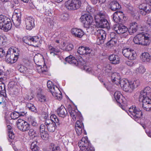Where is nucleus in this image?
Wrapping results in <instances>:
<instances>
[{"mask_svg":"<svg viewBox=\"0 0 151 151\" xmlns=\"http://www.w3.org/2000/svg\"><path fill=\"white\" fill-rule=\"evenodd\" d=\"M151 92V88L146 87L140 92L139 98V101L142 102L143 108L147 111H151V100L149 98Z\"/></svg>","mask_w":151,"mask_h":151,"instance_id":"obj_1","label":"nucleus"},{"mask_svg":"<svg viewBox=\"0 0 151 151\" xmlns=\"http://www.w3.org/2000/svg\"><path fill=\"white\" fill-rule=\"evenodd\" d=\"M45 124L46 126L47 129L50 132H53L55 130V126L61 127L62 122L59 120L57 116L54 114H52L50 119L45 120Z\"/></svg>","mask_w":151,"mask_h":151,"instance_id":"obj_2","label":"nucleus"},{"mask_svg":"<svg viewBox=\"0 0 151 151\" xmlns=\"http://www.w3.org/2000/svg\"><path fill=\"white\" fill-rule=\"evenodd\" d=\"M133 40L135 44L147 46L150 42V35L142 32L137 35L134 37Z\"/></svg>","mask_w":151,"mask_h":151,"instance_id":"obj_3","label":"nucleus"},{"mask_svg":"<svg viewBox=\"0 0 151 151\" xmlns=\"http://www.w3.org/2000/svg\"><path fill=\"white\" fill-rule=\"evenodd\" d=\"M95 22L98 26L101 28H108L109 24L105 18L104 12H99L95 17Z\"/></svg>","mask_w":151,"mask_h":151,"instance_id":"obj_4","label":"nucleus"},{"mask_svg":"<svg viewBox=\"0 0 151 151\" xmlns=\"http://www.w3.org/2000/svg\"><path fill=\"white\" fill-rule=\"evenodd\" d=\"M127 114L135 121L139 122V119L142 117V112L135 106H132L128 111H126Z\"/></svg>","mask_w":151,"mask_h":151,"instance_id":"obj_5","label":"nucleus"},{"mask_svg":"<svg viewBox=\"0 0 151 151\" xmlns=\"http://www.w3.org/2000/svg\"><path fill=\"white\" fill-rule=\"evenodd\" d=\"M12 27V23L10 19L5 15H0V28L5 32L10 30Z\"/></svg>","mask_w":151,"mask_h":151,"instance_id":"obj_6","label":"nucleus"},{"mask_svg":"<svg viewBox=\"0 0 151 151\" xmlns=\"http://www.w3.org/2000/svg\"><path fill=\"white\" fill-rule=\"evenodd\" d=\"M78 146L80 149V151H95L87 137L82 138L78 142Z\"/></svg>","mask_w":151,"mask_h":151,"instance_id":"obj_7","label":"nucleus"},{"mask_svg":"<svg viewBox=\"0 0 151 151\" xmlns=\"http://www.w3.org/2000/svg\"><path fill=\"white\" fill-rule=\"evenodd\" d=\"M81 5L80 0H69L65 7L69 10H74L79 8Z\"/></svg>","mask_w":151,"mask_h":151,"instance_id":"obj_8","label":"nucleus"},{"mask_svg":"<svg viewBox=\"0 0 151 151\" xmlns=\"http://www.w3.org/2000/svg\"><path fill=\"white\" fill-rule=\"evenodd\" d=\"M80 19L83 23L84 26L87 29H89L93 22L92 17L89 14H85L82 15Z\"/></svg>","mask_w":151,"mask_h":151,"instance_id":"obj_9","label":"nucleus"},{"mask_svg":"<svg viewBox=\"0 0 151 151\" xmlns=\"http://www.w3.org/2000/svg\"><path fill=\"white\" fill-rule=\"evenodd\" d=\"M122 53L124 56L129 60H133L136 58V54L131 48L124 47L122 49Z\"/></svg>","mask_w":151,"mask_h":151,"instance_id":"obj_10","label":"nucleus"},{"mask_svg":"<svg viewBox=\"0 0 151 151\" xmlns=\"http://www.w3.org/2000/svg\"><path fill=\"white\" fill-rule=\"evenodd\" d=\"M114 30L118 34H122V36L126 37L128 35V29L125 26L116 25L114 28Z\"/></svg>","mask_w":151,"mask_h":151,"instance_id":"obj_11","label":"nucleus"},{"mask_svg":"<svg viewBox=\"0 0 151 151\" xmlns=\"http://www.w3.org/2000/svg\"><path fill=\"white\" fill-rule=\"evenodd\" d=\"M17 126L19 129L23 132H25L30 128V125L27 122L23 119H19L17 122Z\"/></svg>","mask_w":151,"mask_h":151,"instance_id":"obj_12","label":"nucleus"},{"mask_svg":"<svg viewBox=\"0 0 151 151\" xmlns=\"http://www.w3.org/2000/svg\"><path fill=\"white\" fill-rule=\"evenodd\" d=\"M114 97L116 99L118 105L123 110H125L124 104H125V98L121 93L119 91L115 92L114 94Z\"/></svg>","mask_w":151,"mask_h":151,"instance_id":"obj_13","label":"nucleus"},{"mask_svg":"<svg viewBox=\"0 0 151 151\" xmlns=\"http://www.w3.org/2000/svg\"><path fill=\"white\" fill-rule=\"evenodd\" d=\"M97 39L96 43L98 45L101 44L105 41L106 37V33L105 31L102 29H99L97 30Z\"/></svg>","mask_w":151,"mask_h":151,"instance_id":"obj_14","label":"nucleus"},{"mask_svg":"<svg viewBox=\"0 0 151 151\" xmlns=\"http://www.w3.org/2000/svg\"><path fill=\"white\" fill-rule=\"evenodd\" d=\"M18 54H12L10 52L7 51L5 56V60L9 63H14L17 60L18 58Z\"/></svg>","mask_w":151,"mask_h":151,"instance_id":"obj_15","label":"nucleus"},{"mask_svg":"<svg viewBox=\"0 0 151 151\" xmlns=\"http://www.w3.org/2000/svg\"><path fill=\"white\" fill-rule=\"evenodd\" d=\"M120 85L125 91L131 92L132 91L131 83L129 82L127 79H122Z\"/></svg>","mask_w":151,"mask_h":151,"instance_id":"obj_16","label":"nucleus"},{"mask_svg":"<svg viewBox=\"0 0 151 151\" xmlns=\"http://www.w3.org/2000/svg\"><path fill=\"white\" fill-rule=\"evenodd\" d=\"M66 62L71 64H73L76 65H84V61L82 59L78 61L75 57L72 55H70L65 59Z\"/></svg>","mask_w":151,"mask_h":151,"instance_id":"obj_17","label":"nucleus"},{"mask_svg":"<svg viewBox=\"0 0 151 151\" xmlns=\"http://www.w3.org/2000/svg\"><path fill=\"white\" fill-rule=\"evenodd\" d=\"M92 50L87 47L81 46L79 47L78 50V53L81 55H87L89 56L91 54Z\"/></svg>","mask_w":151,"mask_h":151,"instance_id":"obj_18","label":"nucleus"},{"mask_svg":"<svg viewBox=\"0 0 151 151\" xmlns=\"http://www.w3.org/2000/svg\"><path fill=\"white\" fill-rule=\"evenodd\" d=\"M24 21L27 29L30 30L35 27L34 19L32 17H29L25 18Z\"/></svg>","mask_w":151,"mask_h":151,"instance_id":"obj_19","label":"nucleus"},{"mask_svg":"<svg viewBox=\"0 0 151 151\" xmlns=\"http://www.w3.org/2000/svg\"><path fill=\"white\" fill-rule=\"evenodd\" d=\"M121 77L119 74L117 73H114L111 76L112 82L117 85H120L121 83Z\"/></svg>","mask_w":151,"mask_h":151,"instance_id":"obj_20","label":"nucleus"},{"mask_svg":"<svg viewBox=\"0 0 151 151\" xmlns=\"http://www.w3.org/2000/svg\"><path fill=\"white\" fill-rule=\"evenodd\" d=\"M72 35L76 37L81 38L84 35L83 32L80 29L73 28L71 30Z\"/></svg>","mask_w":151,"mask_h":151,"instance_id":"obj_21","label":"nucleus"},{"mask_svg":"<svg viewBox=\"0 0 151 151\" xmlns=\"http://www.w3.org/2000/svg\"><path fill=\"white\" fill-rule=\"evenodd\" d=\"M139 25L136 22H133L131 24L130 27L129 29H128V33L130 35H132L135 33L138 29Z\"/></svg>","mask_w":151,"mask_h":151,"instance_id":"obj_22","label":"nucleus"},{"mask_svg":"<svg viewBox=\"0 0 151 151\" xmlns=\"http://www.w3.org/2000/svg\"><path fill=\"white\" fill-rule=\"evenodd\" d=\"M109 8L112 11H114L117 9H120L121 6L118 2L116 1H112L111 2L109 5Z\"/></svg>","mask_w":151,"mask_h":151,"instance_id":"obj_23","label":"nucleus"},{"mask_svg":"<svg viewBox=\"0 0 151 151\" xmlns=\"http://www.w3.org/2000/svg\"><path fill=\"white\" fill-rule=\"evenodd\" d=\"M111 63L113 64H118L120 62V58L119 56L113 54L109 55V58Z\"/></svg>","mask_w":151,"mask_h":151,"instance_id":"obj_24","label":"nucleus"},{"mask_svg":"<svg viewBox=\"0 0 151 151\" xmlns=\"http://www.w3.org/2000/svg\"><path fill=\"white\" fill-rule=\"evenodd\" d=\"M57 112L59 116L63 118L66 116L68 114L66 109L62 106L58 109Z\"/></svg>","mask_w":151,"mask_h":151,"instance_id":"obj_25","label":"nucleus"},{"mask_svg":"<svg viewBox=\"0 0 151 151\" xmlns=\"http://www.w3.org/2000/svg\"><path fill=\"white\" fill-rule=\"evenodd\" d=\"M52 93V94L54 97L60 100L62 98V96L61 93L58 87H55V89L53 90Z\"/></svg>","mask_w":151,"mask_h":151,"instance_id":"obj_26","label":"nucleus"},{"mask_svg":"<svg viewBox=\"0 0 151 151\" xmlns=\"http://www.w3.org/2000/svg\"><path fill=\"white\" fill-rule=\"evenodd\" d=\"M21 16L13 15L12 17V19L16 27L19 26L21 23Z\"/></svg>","mask_w":151,"mask_h":151,"instance_id":"obj_27","label":"nucleus"},{"mask_svg":"<svg viewBox=\"0 0 151 151\" xmlns=\"http://www.w3.org/2000/svg\"><path fill=\"white\" fill-rule=\"evenodd\" d=\"M151 58V56L148 53L144 52L142 53L141 58L143 62H149Z\"/></svg>","mask_w":151,"mask_h":151,"instance_id":"obj_28","label":"nucleus"},{"mask_svg":"<svg viewBox=\"0 0 151 151\" xmlns=\"http://www.w3.org/2000/svg\"><path fill=\"white\" fill-rule=\"evenodd\" d=\"M151 11V5L149 4L146 5L144 11H140V13L143 15H145L147 14H148Z\"/></svg>","mask_w":151,"mask_h":151,"instance_id":"obj_29","label":"nucleus"},{"mask_svg":"<svg viewBox=\"0 0 151 151\" xmlns=\"http://www.w3.org/2000/svg\"><path fill=\"white\" fill-rule=\"evenodd\" d=\"M40 42L39 38L38 36L32 37L31 43V45H34L35 47L37 46Z\"/></svg>","mask_w":151,"mask_h":151,"instance_id":"obj_30","label":"nucleus"},{"mask_svg":"<svg viewBox=\"0 0 151 151\" xmlns=\"http://www.w3.org/2000/svg\"><path fill=\"white\" fill-rule=\"evenodd\" d=\"M27 122L29 125L31 124L34 127H36L37 126V123L35 119L32 117L31 116L28 118Z\"/></svg>","mask_w":151,"mask_h":151,"instance_id":"obj_31","label":"nucleus"},{"mask_svg":"<svg viewBox=\"0 0 151 151\" xmlns=\"http://www.w3.org/2000/svg\"><path fill=\"white\" fill-rule=\"evenodd\" d=\"M29 130L28 134L29 136H32V137H35L38 136L39 133L38 132L34 129H31Z\"/></svg>","mask_w":151,"mask_h":151,"instance_id":"obj_32","label":"nucleus"},{"mask_svg":"<svg viewBox=\"0 0 151 151\" xmlns=\"http://www.w3.org/2000/svg\"><path fill=\"white\" fill-rule=\"evenodd\" d=\"M75 129L76 134L78 136L80 135L83 132L84 134H86V131L84 129V127H75Z\"/></svg>","mask_w":151,"mask_h":151,"instance_id":"obj_33","label":"nucleus"},{"mask_svg":"<svg viewBox=\"0 0 151 151\" xmlns=\"http://www.w3.org/2000/svg\"><path fill=\"white\" fill-rule=\"evenodd\" d=\"M8 136L9 137L8 138V140L11 143L10 144L13 142V140L15 137V135L13 131H8Z\"/></svg>","mask_w":151,"mask_h":151,"instance_id":"obj_34","label":"nucleus"},{"mask_svg":"<svg viewBox=\"0 0 151 151\" xmlns=\"http://www.w3.org/2000/svg\"><path fill=\"white\" fill-rule=\"evenodd\" d=\"M49 49L50 50V53L51 54H52L53 56L57 55V54L55 53V52L58 53L60 51L59 50L51 46L49 47Z\"/></svg>","mask_w":151,"mask_h":151,"instance_id":"obj_35","label":"nucleus"},{"mask_svg":"<svg viewBox=\"0 0 151 151\" xmlns=\"http://www.w3.org/2000/svg\"><path fill=\"white\" fill-rule=\"evenodd\" d=\"M49 147L50 150L51 151H59L60 150V147L59 146L52 143L50 144Z\"/></svg>","mask_w":151,"mask_h":151,"instance_id":"obj_36","label":"nucleus"},{"mask_svg":"<svg viewBox=\"0 0 151 151\" xmlns=\"http://www.w3.org/2000/svg\"><path fill=\"white\" fill-rule=\"evenodd\" d=\"M47 86L51 93H52L53 90L54 89L55 90V87H57V86L53 85L52 82L50 81H48L47 83Z\"/></svg>","mask_w":151,"mask_h":151,"instance_id":"obj_37","label":"nucleus"},{"mask_svg":"<svg viewBox=\"0 0 151 151\" xmlns=\"http://www.w3.org/2000/svg\"><path fill=\"white\" fill-rule=\"evenodd\" d=\"M132 90L135 88L137 87L140 84V81L139 79L134 80L130 82Z\"/></svg>","mask_w":151,"mask_h":151,"instance_id":"obj_38","label":"nucleus"},{"mask_svg":"<svg viewBox=\"0 0 151 151\" xmlns=\"http://www.w3.org/2000/svg\"><path fill=\"white\" fill-rule=\"evenodd\" d=\"M5 86L2 82H0V94L4 95L6 93Z\"/></svg>","mask_w":151,"mask_h":151,"instance_id":"obj_39","label":"nucleus"},{"mask_svg":"<svg viewBox=\"0 0 151 151\" xmlns=\"http://www.w3.org/2000/svg\"><path fill=\"white\" fill-rule=\"evenodd\" d=\"M118 15L119 16V19H120L121 23L122 21H125L127 19V17L124 15L122 12H118Z\"/></svg>","mask_w":151,"mask_h":151,"instance_id":"obj_40","label":"nucleus"},{"mask_svg":"<svg viewBox=\"0 0 151 151\" xmlns=\"http://www.w3.org/2000/svg\"><path fill=\"white\" fill-rule=\"evenodd\" d=\"M37 142H32L31 145V149L32 151H37L39 150V147L37 145Z\"/></svg>","mask_w":151,"mask_h":151,"instance_id":"obj_41","label":"nucleus"},{"mask_svg":"<svg viewBox=\"0 0 151 151\" xmlns=\"http://www.w3.org/2000/svg\"><path fill=\"white\" fill-rule=\"evenodd\" d=\"M41 138L42 139L46 140L48 139L49 137V134L46 131L40 133Z\"/></svg>","mask_w":151,"mask_h":151,"instance_id":"obj_42","label":"nucleus"},{"mask_svg":"<svg viewBox=\"0 0 151 151\" xmlns=\"http://www.w3.org/2000/svg\"><path fill=\"white\" fill-rule=\"evenodd\" d=\"M38 100L42 102H44L46 101V97L45 96L41 94H38L37 95Z\"/></svg>","mask_w":151,"mask_h":151,"instance_id":"obj_43","label":"nucleus"},{"mask_svg":"<svg viewBox=\"0 0 151 151\" xmlns=\"http://www.w3.org/2000/svg\"><path fill=\"white\" fill-rule=\"evenodd\" d=\"M113 20L116 23H121L119 16L118 15V12H115L114 14L113 17Z\"/></svg>","mask_w":151,"mask_h":151,"instance_id":"obj_44","label":"nucleus"},{"mask_svg":"<svg viewBox=\"0 0 151 151\" xmlns=\"http://www.w3.org/2000/svg\"><path fill=\"white\" fill-rule=\"evenodd\" d=\"M117 41V39H111L109 41L106 43V45L108 46L111 47L116 44Z\"/></svg>","mask_w":151,"mask_h":151,"instance_id":"obj_45","label":"nucleus"},{"mask_svg":"<svg viewBox=\"0 0 151 151\" xmlns=\"http://www.w3.org/2000/svg\"><path fill=\"white\" fill-rule=\"evenodd\" d=\"M10 117L12 119L15 120L18 118L19 117H21L19 113H17V111H14L11 113Z\"/></svg>","mask_w":151,"mask_h":151,"instance_id":"obj_46","label":"nucleus"},{"mask_svg":"<svg viewBox=\"0 0 151 151\" xmlns=\"http://www.w3.org/2000/svg\"><path fill=\"white\" fill-rule=\"evenodd\" d=\"M17 113H19V115L21 116H24L26 115L27 112L23 109H19L17 110Z\"/></svg>","mask_w":151,"mask_h":151,"instance_id":"obj_47","label":"nucleus"},{"mask_svg":"<svg viewBox=\"0 0 151 151\" xmlns=\"http://www.w3.org/2000/svg\"><path fill=\"white\" fill-rule=\"evenodd\" d=\"M7 38L5 36H0V45H4L5 44Z\"/></svg>","mask_w":151,"mask_h":151,"instance_id":"obj_48","label":"nucleus"},{"mask_svg":"<svg viewBox=\"0 0 151 151\" xmlns=\"http://www.w3.org/2000/svg\"><path fill=\"white\" fill-rule=\"evenodd\" d=\"M136 71L137 73L142 74L145 71V69L143 66L141 65L137 69Z\"/></svg>","mask_w":151,"mask_h":151,"instance_id":"obj_49","label":"nucleus"},{"mask_svg":"<svg viewBox=\"0 0 151 151\" xmlns=\"http://www.w3.org/2000/svg\"><path fill=\"white\" fill-rule=\"evenodd\" d=\"M19 71L21 73H24L26 74L28 73V70L27 68L24 66H22L20 67L19 69Z\"/></svg>","mask_w":151,"mask_h":151,"instance_id":"obj_50","label":"nucleus"},{"mask_svg":"<svg viewBox=\"0 0 151 151\" xmlns=\"http://www.w3.org/2000/svg\"><path fill=\"white\" fill-rule=\"evenodd\" d=\"M112 67L111 65L109 64H106L104 65L103 68V70L106 72H109L112 69Z\"/></svg>","mask_w":151,"mask_h":151,"instance_id":"obj_51","label":"nucleus"},{"mask_svg":"<svg viewBox=\"0 0 151 151\" xmlns=\"http://www.w3.org/2000/svg\"><path fill=\"white\" fill-rule=\"evenodd\" d=\"M74 48V46L71 44H68L66 45L65 50L67 51L71 50Z\"/></svg>","mask_w":151,"mask_h":151,"instance_id":"obj_52","label":"nucleus"},{"mask_svg":"<svg viewBox=\"0 0 151 151\" xmlns=\"http://www.w3.org/2000/svg\"><path fill=\"white\" fill-rule=\"evenodd\" d=\"M70 115L73 119H76L77 114L75 110H69V111Z\"/></svg>","mask_w":151,"mask_h":151,"instance_id":"obj_53","label":"nucleus"},{"mask_svg":"<svg viewBox=\"0 0 151 151\" xmlns=\"http://www.w3.org/2000/svg\"><path fill=\"white\" fill-rule=\"evenodd\" d=\"M93 8H92L90 6L88 5L87 6L86 10V12L91 14L93 13Z\"/></svg>","mask_w":151,"mask_h":151,"instance_id":"obj_54","label":"nucleus"},{"mask_svg":"<svg viewBox=\"0 0 151 151\" xmlns=\"http://www.w3.org/2000/svg\"><path fill=\"white\" fill-rule=\"evenodd\" d=\"M60 18L61 19L63 20H67L69 18V15L66 13L62 14L60 16Z\"/></svg>","mask_w":151,"mask_h":151,"instance_id":"obj_55","label":"nucleus"},{"mask_svg":"<svg viewBox=\"0 0 151 151\" xmlns=\"http://www.w3.org/2000/svg\"><path fill=\"white\" fill-rule=\"evenodd\" d=\"M84 127L83 123L82 122H81L80 121L77 120L75 124V127Z\"/></svg>","mask_w":151,"mask_h":151,"instance_id":"obj_56","label":"nucleus"},{"mask_svg":"<svg viewBox=\"0 0 151 151\" xmlns=\"http://www.w3.org/2000/svg\"><path fill=\"white\" fill-rule=\"evenodd\" d=\"M6 54L5 50L3 48H0V57H3L6 56Z\"/></svg>","mask_w":151,"mask_h":151,"instance_id":"obj_57","label":"nucleus"},{"mask_svg":"<svg viewBox=\"0 0 151 151\" xmlns=\"http://www.w3.org/2000/svg\"><path fill=\"white\" fill-rule=\"evenodd\" d=\"M110 37L111 39H117V35L114 32H111L110 34Z\"/></svg>","mask_w":151,"mask_h":151,"instance_id":"obj_58","label":"nucleus"},{"mask_svg":"<svg viewBox=\"0 0 151 151\" xmlns=\"http://www.w3.org/2000/svg\"><path fill=\"white\" fill-rule=\"evenodd\" d=\"M15 14L14 15L21 16V12L19 9H15L14 10Z\"/></svg>","mask_w":151,"mask_h":151,"instance_id":"obj_59","label":"nucleus"},{"mask_svg":"<svg viewBox=\"0 0 151 151\" xmlns=\"http://www.w3.org/2000/svg\"><path fill=\"white\" fill-rule=\"evenodd\" d=\"M147 4L143 3L140 4L139 6V8L140 11H144Z\"/></svg>","mask_w":151,"mask_h":151,"instance_id":"obj_60","label":"nucleus"},{"mask_svg":"<svg viewBox=\"0 0 151 151\" xmlns=\"http://www.w3.org/2000/svg\"><path fill=\"white\" fill-rule=\"evenodd\" d=\"M45 126L44 124H42L40 125L39 128L40 133L45 131Z\"/></svg>","mask_w":151,"mask_h":151,"instance_id":"obj_61","label":"nucleus"},{"mask_svg":"<svg viewBox=\"0 0 151 151\" xmlns=\"http://www.w3.org/2000/svg\"><path fill=\"white\" fill-rule=\"evenodd\" d=\"M12 124H8L7 123V127L8 131H12Z\"/></svg>","mask_w":151,"mask_h":151,"instance_id":"obj_62","label":"nucleus"},{"mask_svg":"<svg viewBox=\"0 0 151 151\" xmlns=\"http://www.w3.org/2000/svg\"><path fill=\"white\" fill-rule=\"evenodd\" d=\"M8 51L10 52L12 54H16V53L17 54L16 52V50L12 48H9Z\"/></svg>","mask_w":151,"mask_h":151,"instance_id":"obj_63","label":"nucleus"},{"mask_svg":"<svg viewBox=\"0 0 151 151\" xmlns=\"http://www.w3.org/2000/svg\"><path fill=\"white\" fill-rule=\"evenodd\" d=\"M29 110H31L32 111L34 112H36L37 111L35 107L33 105L31 106V108L29 109Z\"/></svg>","mask_w":151,"mask_h":151,"instance_id":"obj_64","label":"nucleus"}]
</instances>
